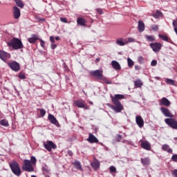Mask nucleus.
<instances>
[{
  "label": "nucleus",
  "instance_id": "c85d7f7f",
  "mask_svg": "<svg viewBox=\"0 0 177 177\" xmlns=\"http://www.w3.org/2000/svg\"><path fill=\"white\" fill-rule=\"evenodd\" d=\"M134 86L136 88H142V86H143V82H142L140 80H137L134 81Z\"/></svg>",
  "mask_w": 177,
  "mask_h": 177
},
{
  "label": "nucleus",
  "instance_id": "a211bd4d",
  "mask_svg": "<svg viewBox=\"0 0 177 177\" xmlns=\"http://www.w3.org/2000/svg\"><path fill=\"white\" fill-rule=\"evenodd\" d=\"M91 165L93 168V169L96 171L100 167V162H99V160H97V159L95 158L94 160L91 163Z\"/></svg>",
  "mask_w": 177,
  "mask_h": 177
},
{
  "label": "nucleus",
  "instance_id": "72a5a7b5",
  "mask_svg": "<svg viewBox=\"0 0 177 177\" xmlns=\"http://www.w3.org/2000/svg\"><path fill=\"white\" fill-rule=\"evenodd\" d=\"M165 82H167L168 85H175V81L171 79H166Z\"/></svg>",
  "mask_w": 177,
  "mask_h": 177
},
{
  "label": "nucleus",
  "instance_id": "5701e85b",
  "mask_svg": "<svg viewBox=\"0 0 177 177\" xmlns=\"http://www.w3.org/2000/svg\"><path fill=\"white\" fill-rule=\"evenodd\" d=\"M89 143H99V140L93 134L89 133Z\"/></svg>",
  "mask_w": 177,
  "mask_h": 177
},
{
  "label": "nucleus",
  "instance_id": "f257e3e1",
  "mask_svg": "<svg viewBox=\"0 0 177 177\" xmlns=\"http://www.w3.org/2000/svg\"><path fill=\"white\" fill-rule=\"evenodd\" d=\"M112 102L114 105H112L111 108L115 113H121L122 110H124V106L120 100H122V99H125V96L122 94H115L114 96H111Z\"/></svg>",
  "mask_w": 177,
  "mask_h": 177
},
{
  "label": "nucleus",
  "instance_id": "864d4df0",
  "mask_svg": "<svg viewBox=\"0 0 177 177\" xmlns=\"http://www.w3.org/2000/svg\"><path fill=\"white\" fill-rule=\"evenodd\" d=\"M57 48V44H51V49L55 50Z\"/></svg>",
  "mask_w": 177,
  "mask_h": 177
},
{
  "label": "nucleus",
  "instance_id": "2f4dec72",
  "mask_svg": "<svg viewBox=\"0 0 177 177\" xmlns=\"http://www.w3.org/2000/svg\"><path fill=\"white\" fill-rule=\"evenodd\" d=\"M0 125H2V127H9V122L6 119H3L0 120Z\"/></svg>",
  "mask_w": 177,
  "mask_h": 177
},
{
  "label": "nucleus",
  "instance_id": "423d86ee",
  "mask_svg": "<svg viewBox=\"0 0 177 177\" xmlns=\"http://www.w3.org/2000/svg\"><path fill=\"white\" fill-rule=\"evenodd\" d=\"M165 124H167V125H168V127H169L172 129H176L177 130V121H176V120H175L172 118H169L165 119Z\"/></svg>",
  "mask_w": 177,
  "mask_h": 177
},
{
  "label": "nucleus",
  "instance_id": "e433bc0d",
  "mask_svg": "<svg viewBox=\"0 0 177 177\" xmlns=\"http://www.w3.org/2000/svg\"><path fill=\"white\" fill-rule=\"evenodd\" d=\"M138 62H140V64H143V63H145V58H143V57L140 56L138 58Z\"/></svg>",
  "mask_w": 177,
  "mask_h": 177
},
{
  "label": "nucleus",
  "instance_id": "49530a36",
  "mask_svg": "<svg viewBox=\"0 0 177 177\" xmlns=\"http://www.w3.org/2000/svg\"><path fill=\"white\" fill-rule=\"evenodd\" d=\"M152 30H153L154 31H158V26L157 25H153L151 27Z\"/></svg>",
  "mask_w": 177,
  "mask_h": 177
},
{
  "label": "nucleus",
  "instance_id": "8fccbe9b",
  "mask_svg": "<svg viewBox=\"0 0 177 177\" xmlns=\"http://www.w3.org/2000/svg\"><path fill=\"white\" fill-rule=\"evenodd\" d=\"M60 21H62V23H67V18L61 17Z\"/></svg>",
  "mask_w": 177,
  "mask_h": 177
},
{
  "label": "nucleus",
  "instance_id": "aec40b11",
  "mask_svg": "<svg viewBox=\"0 0 177 177\" xmlns=\"http://www.w3.org/2000/svg\"><path fill=\"white\" fill-rule=\"evenodd\" d=\"M162 150H163V151H167V153H169V154H172L173 153L172 149L169 147V145H168V144L163 145L162 146Z\"/></svg>",
  "mask_w": 177,
  "mask_h": 177
},
{
  "label": "nucleus",
  "instance_id": "680f3d73",
  "mask_svg": "<svg viewBox=\"0 0 177 177\" xmlns=\"http://www.w3.org/2000/svg\"><path fill=\"white\" fill-rule=\"evenodd\" d=\"M31 177H36L35 176H34V175H32V176H31Z\"/></svg>",
  "mask_w": 177,
  "mask_h": 177
},
{
  "label": "nucleus",
  "instance_id": "0eeeda50",
  "mask_svg": "<svg viewBox=\"0 0 177 177\" xmlns=\"http://www.w3.org/2000/svg\"><path fill=\"white\" fill-rule=\"evenodd\" d=\"M44 149L47 150V151H52V149L55 150L57 149V146L52 141H47L46 144H44Z\"/></svg>",
  "mask_w": 177,
  "mask_h": 177
},
{
  "label": "nucleus",
  "instance_id": "f3484780",
  "mask_svg": "<svg viewBox=\"0 0 177 177\" xmlns=\"http://www.w3.org/2000/svg\"><path fill=\"white\" fill-rule=\"evenodd\" d=\"M13 16L14 19H20L21 13H20V8L17 6L13 7Z\"/></svg>",
  "mask_w": 177,
  "mask_h": 177
},
{
  "label": "nucleus",
  "instance_id": "603ef678",
  "mask_svg": "<svg viewBox=\"0 0 177 177\" xmlns=\"http://www.w3.org/2000/svg\"><path fill=\"white\" fill-rule=\"evenodd\" d=\"M172 175L174 177H177V169H174V170L172 171Z\"/></svg>",
  "mask_w": 177,
  "mask_h": 177
},
{
  "label": "nucleus",
  "instance_id": "f8f14e48",
  "mask_svg": "<svg viewBox=\"0 0 177 177\" xmlns=\"http://www.w3.org/2000/svg\"><path fill=\"white\" fill-rule=\"evenodd\" d=\"M150 47L151 49H153V52H158L159 50H161V48H162V44L161 43H151Z\"/></svg>",
  "mask_w": 177,
  "mask_h": 177
},
{
  "label": "nucleus",
  "instance_id": "c03bdc74",
  "mask_svg": "<svg viewBox=\"0 0 177 177\" xmlns=\"http://www.w3.org/2000/svg\"><path fill=\"white\" fill-rule=\"evenodd\" d=\"M117 142H120V140H122V136L118 134L116 137Z\"/></svg>",
  "mask_w": 177,
  "mask_h": 177
},
{
  "label": "nucleus",
  "instance_id": "20e7f679",
  "mask_svg": "<svg viewBox=\"0 0 177 177\" xmlns=\"http://www.w3.org/2000/svg\"><path fill=\"white\" fill-rule=\"evenodd\" d=\"M10 168L16 176H20L21 175V169H20V166H19V163L17 161H14L12 163H10Z\"/></svg>",
  "mask_w": 177,
  "mask_h": 177
},
{
  "label": "nucleus",
  "instance_id": "f03ea898",
  "mask_svg": "<svg viewBox=\"0 0 177 177\" xmlns=\"http://www.w3.org/2000/svg\"><path fill=\"white\" fill-rule=\"evenodd\" d=\"M90 75L96 78L99 81H102L104 84H107V85H110L111 84V81L106 79V77L103 75V71L102 70H95L90 72Z\"/></svg>",
  "mask_w": 177,
  "mask_h": 177
},
{
  "label": "nucleus",
  "instance_id": "09e8293b",
  "mask_svg": "<svg viewBox=\"0 0 177 177\" xmlns=\"http://www.w3.org/2000/svg\"><path fill=\"white\" fill-rule=\"evenodd\" d=\"M151 66H157V61H156V59L152 60V62H151Z\"/></svg>",
  "mask_w": 177,
  "mask_h": 177
},
{
  "label": "nucleus",
  "instance_id": "4c0bfd02",
  "mask_svg": "<svg viewBox=\"0 0 177 177\" xmlns=\"http://www.w3.org/2000/svg\"><path fill=\"white\" fill-rule=\"evenodd\" d=\"M45 114H46V111L44 109H40V115L41 117H45Z\"/></svg>",
  "mask_w": 177,
  "mask_h": 177
},
{
  "label": "nucleus",
  "instance_id": "3c124183",
  "mask_svg": "<svg viewBox=\"0 0 177 177\" xmlns=\"http://www.w3.org/2000/svg\"><path fill=\"white\" fill-rule=\"evenodd\" d=\"M50 41L52 44H55V37L50 36Z\"/></svg>",
  "mask_w": 177,
  "mask_h": 177
},
{
  "label": "nucleus",
  "instance_id": "ddd939ff",
  "mask_svg": "<svg viewBox=\"0 0 177 177\" xmlns=\"http://www.w3.org/2000/svg\"><path fill=\"white\" fill-rule=\"evenodd\" d=\"M74 104L77 107H79V109H84V110H88V107L86 106V104H85V102L82 100H75Z\"/></svg>",
  "mask_w": 177,
  "mask_h": 177
},
{
  "label": "nucleus",
  "instance_id": "f704fd0d",
  "mask_svg": "<svg viewBox=\"0 0 177 177\" xmlns=\"http://www.w3.org/2000/svg\"><path fill=\"white\" fill-rule=\"evenodd\" d=\"M30 162L32 165H35L37 164V158L35 156L30 157Z\"/></svg>",
  "mask_w": 177,
  "mask_h": 177
},
{
  "label": "nucleus",
  "instance_id": "4d7b16f0",
  "mask_svg": "<svg viewBox=\"0 0 177 177\" xmlns=\"http://www.w3.org/2000/svg\"><path fill=\"white\" fill-rule=\"evenodd\" d=\"M55 39L56 41H60V37L59 36L55 37Z\"/></svg>",
  "mask_w": 177,
  "mask_h": 177
},
{
  "label": "nucleus",
  "instance_id": "1a4fd4ad",
  "mask_svg": "<svg viewBox=\"0 0 177 177\" xmlns=\"http://www.w3.org/2000/svg\"><path fill=\"white\" fill-rule=\"evenodd\" d=\"M8 66L10 68L12 69L13 71L17 72L20 71V64L16 61L9 62Z\"/></svg>",
  "mask_w": 177,
  "mask_h": 177
},
{
  "label": "nucleus",
  "instance_id": "de8ad7c7",
  "mask_svg": "<svg viewBox=\"0 0 177 177\" xmlns=\"http://www.w3.org/2000/svg\"><path fill=\"white\" fill-rule=\"evenodd\" d=\"M63 67H64L65 71H67V70H68V66H67V64H66V62L63 63Z\"/></svg>",
  "mask_w": 177,
  "mask_h": 177
},
{
  "label": "nucleus",
  "instance_id": "412c9836",
  "mask_svg": "<svg viewBox=\"0 0 177 177\" xmlns=\"http://www.w3.org/2000/svg\"><path fill=\"white\" fill-rule=\"evenodd\" d=\"M72 165H74L76 169L82 171V165H81V162H80V160H75L73 162H72Z\"/></svg>",
  "mask_w": 177,
  "mask_h": 177
},
{
  "label": "nucleus",
  "instance_id": "4468645a",
  "mask_svg": "<svg viewBox=\"0 0 177 177\" xmlns=\"http://www.w3.org/2000/svg\"><path fill=\"white\" fill-rule=\"evenodd\" d=\"M140 146L142 149L147 150L148 151H150V150H151V144H150V142H149L148 141L141 142Z\"/></svg>",
  "mask_w": 177,
  "mask_h": 177
},
{
  "label": "nucleus",
  "instance_id": "7ed1b4c3",
  "mask_svg": "<svg viewBox=\"0 0 177 177\" xmlns=\"http://www.w3.org/2000/svg\"><path fill=\"white\" fill-rule=\"evenodd\" d=\"M8 46L12 48L15 50H17L19 49H23L24 46L19 38L14 37L9 42L7 43Z\"/></svg>",
  "mask_w": 177,
  "mask_h": 177
},
{
  "label": "nucleus",
  "instance_id": "39448f33",
  "mask_svg": "<svg viewBox=\"0 0 177 177\" xmlns=\"http://www.w3.org/2000/svg\"><path fill=\"white\" fill-rule=\"evenodd\" d=\"M23 171H26V172H33L34 167L31 164V161L30 160L25 159L24 160V165H22Z\"/></svg>",
  "mask_w": 177,
  "mask_h": 177
},
{
  "label": "nucleus",
  "instance_id": "6ab92c4d",
  "mask_svg": "<svg viewBox=\"0 0 177 177\" xmlns=\"http://www.w3.org/2000/svg\"><path fill=\"white\" fill-rule=\"evenodd\" d=\"M39 37H38V35L33 34L32 35L31 37H29L28 39V42H30V44H35L37 42V41H39Z\"/></svg>",
  "mask_w": 177,
  "mask_h": 177
},
{
  "label": "nucleus",
  "instance_id": "6e6552de",
  "mask_svg": "<svg viewBox=\"0 0 177 177\" xmlns=\"http://www.w3.org/2000/svg\"><path fill=\"white\" fill-rule=\"evenodd\" d=\"M160 111H161L162 114H163V115H165V117H167L168 118H174V115L172 114V113H171V111H169V109H168V108L162 106L160 108Z\"/></svg>",
  "mask_w": 177,
  "mask_h": 177
},
{
  "label": "nucleus",
  "instance_id": "5fc2aeb1",
  "mask_svg": "<svg viewBox=\"0 0 177 177\" xmlns=\"http://www.w3.org/2000/svg\"><path fill=\"white\" fill-rule=\"evenodd\" d=\"M97 12H98L100 15H103V11L102 9H97Z\"/></svg>",
  "mask_w": 177,
  "mask_h": 177
},
{
  "label": "nucleus",
  "instance_id": "37998d69",
  "mask_svg": "<svg viewBox=\"0 0 177 177\" xmlns=\"http://www.w3.org/2000/svg\"><path fill=\"white\" fill-rule=\"evenodd\" d=\"M39 41H40V45L41 48H45V42L44 41V40H42V39L39 38Z\"/></svg>",
  "mask_w": 177,
  "mask_h": 177
},
{
  "label": "nucleus",
  "instance_id": "dca6fc26",
  "mask_svg": "<svg viewBox=\"0 0 177 177\" xmlns=\"http://www.w3.org/2000/svg\"><path fill=\"white\" fill-rule=\"evenodd\" d=\"M136 122L140 128H143V127L145 126V121L143 120V118H142V116L140 115H137L136 117Z\"/></svg>",
  "mask_w": 177,
  "mask_h": 177
},
{
  "label": "nucleus",
  "instance_id": "ea45409f",
  "mask_svg": "<svg viewBox=\"0 0 177 177\" xmlns=\"http://www.w3.org/2000/svg\"><path fill=\"white\" fill-rule=\"evenodd\" d=\"M42 171H43V172H45L46 174H49V169H48V166L43 167Z\"/></svg>",
  "mask_w": 177,
  "mask_h": 177
},
{
  "label": "nucleus",
  "instance_id": "a18cd8bd",
  "mask_svg": "<svg viewBox=\"0 0 177 177\" xmlns=\"http://www.w3.org/2000/svg\"><path fill=\"white\" fill-rule=\"evenodd\" d=\"M171 160L174 162H177V154H174L171 156Z\"/></svg>",
  "mask_w": 177,
  "mask_h": 177
},
{
  "label": "nucleus",
  "instance_id": "bf43d9fd",
  "mask_svg": "<svg viewBox=\"0 0 177 177\" xmlns=\"http://www.w3.org/2000/svg\"><path fill=\"white\" fill-rule=\"evenodd\" d=\"M96 62H100V58H96Z\"/></svg>",
  "mask_w": 177,
  "mask_h": 177
},
{
  "label": "nucleus",
  "instance_id": "4be33fe9",
  "mask_svg": "<svg viewBox=\"0 0 177 177\" xmlns=\"http://www.w3.org/2000/svg\"><path fill=\"white\" fill-rule=\"evenodd\" d=\"M111 66L114 68V70L120 71L121 70V65L117 61H112Z\"/></svg>",
  "mask_w": 177,
  "mask_h": 177
},
{
  "label": "nucleus",
  "instance_id": "9d476101",
  "mask_svg": "<svg viewBox=\"0 0 177 177\" xmlns=\"http://www.w3.org/2000/svg\"><path fill=\"white\" fill-rule=\"evenodd\" d=\"M48 120L51 124H53L55 127H57V128H60V124H59V121H57L55 115L50 113L48 114Z\"/></svg>",
  "mask_w": 177,
  "mask_h": 177
},
{
  "label": "nucleus",
  "instance_id": "bb28decb",
  "mask_svg": "<svg viewBox=\"0 0 177 177\" xmlns=\"http://www.w3.org/2000/svg\"><path fill=\"white\" fill-rule=\"evenodd\" d=\"M140 161L142 165H150V158H141Z\"/></svg>",
  "mask_w": 177,
  "mask_h": 177
},
{
  "label": "nucleus",
  "instance_id": "a19ab883",
  "mask_svg": "<svg viewBox=\"0 0 177 177\" xmlns=\"http://www.w3.org/2000/svg\"><path fill=\"white\" fill-rule=\"evenodd\" d=\"M110 172H117V169L114 166H111L109 168Z\"/></svg>",
  "mask_w": 177,
  "mask_h": 177
},
{
  "label": "nucleus",
  "instance_id": "9b49d317",
  "mask_svg": "<svg viewBox=\"0 0 177 177\" xmlns=\"http://www.w3.org/2000/svg\"><path fill=\"white\" fill-rule=\"evenodd\" d=\"M160 106H165V107H169L171 106V101L168 98L163 97L159 100Z\"/></svg>",
  "mask_w": 177,
  "mask_h": 177
},
{
  "label": "nucleus",
  "instance_id": "79ce46f5",
  "mask_svg": "<svg viewBox=\"0 0 177 177\" xmlns=\"http://www.w3.org/2000/svg\"><path fill=\"white\" fill-rule=\"evenodd\" d=\"M19 78H20V80H26V75H24L22 73H20L19 74Z\"/></svg>",
  "mask_w": 177,
  "mask_h": 177
},
{
  "label": "nucleus",
  "instance_id": "b1692460",
  "mask_svg": "<svg viewBox=\"0 0 177 177\" xmlns=\"http://www.w3.org/2000/svg\"><path fill=\"white\" fill-rule=\"evenodd\" d=\"M158 37L162 41H165L166 42H172V39H171V38H169L167 35L159 34Z\"/></svg>",
  "mask_w": 177,
  "mask_h": 177
},
{
  "label": "nucleus",
  "instance_id": "58836bf2",
  "mask_svg": "<svg viewBox=\"0 0 177 177\" xmlns=\"http://www.w3.org/2000/svg\"><path fill=\"white\" fill-rule=\"evenodd\" d=\"M132 42H135V39H133L132 37H129L127 39V41H126V44H131Z\"/></svg>",
  "mask_w": 177,
  "mask_h": 177
},
{
  "label": "nucleus",
  "instance_id": "393cba45",
  "mask_svg": "<svg viewBox=\"0 0 177 177\" xmlns=\"http://www.w3.org/2000/svg\"><path fill=\"white\" fill-rule=\"evenodd\" d=\"M138 28L139 32H143V31H145V23L142 22V21H138Z\"/></svg>",
  "mask_w": 177,
  "mask_h": 177
},
{
  "label": "nucleus",
  "instance_id": "c756f323",
  "mask_svg": "<svg viewBox=\"0 0 177 177\" xmlns=\"http://www.w3.org/2000/svg\"><path fill=\"white\" fill-rule=\"evenodd\" d=\"M145 39L147 41H148V42H154V41H156V38H154V36L153 35H146Z\"/></svg>",
  "mask_w": 177,
  "mask_h": 177
},
{
  "label": "nucleus",
  "instance_id": "c9c22d12",
  "mask_svg": "<svg viewBox=\"0 0 177 177\" xmlns=\"http://www.w3.org/2000/svg\"><path fill=\"white\" fill-rule=\"evenodd\" d=\"M127 63L129 67H133V64H135V63L133 62V61H132V59H131V58L127 59Z\"/></svg>",
  "mask_w": 177,
  "mask_h": 177
},
{
  "label": "nucleus",
  "instance_id": "052dcab7",
  "mask_svg": "<svg viewBox=\"0 0 177 177\" xmlns=\"http://www.w3.org/2000/svg\"><path fill=\"white\" fill-rule=\"evenodd\" d=\"M86 140H88V142H89V138H88L86 139Z\"/></svg>",
  "mask_w": 177,
  "mask_h": 177
},
{
  "label": "nucleus",
  "instance_id": "473e14b6",
  "mask_svg": "<svg viewBox=\"0 0 177 177\" xmlns=\"http://www.w3.org/2000/svg\"><path fill=\"white\" fill-rule=\"evenodd\" d=\"M117 45H119L120 46H124L127 43L124 42L122 41V39H119L116 41Z\"/></svg>",
  "mask_w": 177,
  "mask_h": 177
},
{
  "label": "nucleus",
  "instance_id": "2eb2a0df",
  "mask_svg": "<svg viewBox=\"0 0 177 177\" xmlns=\"http://www.w3.org/2000/svg\"><path fill=\"white\" fill-rule=\"evenodd\" d=\"M9 57H10V54L0 50V59H1L3 62H6Z\"/></svg>",
  "mask_w": 177,
  "mask_h": 177
},
{
  "label": "nucleus",
  "instance_id": "cd10ccee",
  "mask_svg": "<svg viewBox=\"0 0 177 177\" xmlns=\"http://www.w3.org/2000/svg\"><path fill=\"white\" fill-rule=\"evenodd\" d=\"M14 2H15L18 8H20L21 9H23L24 8V3H23V1L21 0H14Z\"/></svg>",
  "mask_w": 177,
  "mask_h": 177
},
{
  "label": "nucleus",
  "instance_id": "7c9ffc66",
  "mask_svg": "<svg viewBox=\"0 0 177 177\" xmlns=\"http://www.w3.org/2000/svg\"><path fill=\"white\" fill-rule=\"evenodd\" d=\"M153 17L155 19H160V17H162V12L159 10L156 11V13L152 15Z\"/></svg>",
  "mask_w": 177,
  "mask_h": 177
},
{
  "label": "nucleus",
  "instance_id": "e2e57ef3",
  "mask_svg": "<svg viewBox=\"0 0 177 177\" xmlns=\"http://www.w3.org/2000/svg\"><path fill=\"white\" fill-rule=\"evenodd\" d=\"M90 104H92V102H89Z\"/></svg>",
  "mask_w": 177,
  "mask_h": 177
},
{
  "label": "nucleus",
  "instance_id": "a878e982",
  "mask_svg": "<svg viewBox=\"0 0 177 177\" xmlns=\"http://www.w3.org/2000/svg\"><path fill=\"white\" fill-rule=\"evenodd\" d=\"M77 26H82V27H85V19L82 17H79L77 19Z\"/></svg>",
  "mask_w": 177,
  "mask_h": 177
},
{
  "label": "nucleus",
  "instance_id": "6e6d98bb",
  "mask_svg": "<svg viewBox=\"0 0 177 177\" xmlns=\"http://www.w3.org/2000/svg\"><path fill=\"white\" fill-rule=\"evenodd\" d=\"M68 156H70L71 157L73 156V151H68Z\"/></svg>",
  "mask_w": 177,
  "mask_h": 177
},
{
  "label": "nucleus",
  "instance_id": "13d9d810",
  "mask_svg": "<svg viewBox=\"0 0 177 177\" xmlns=\"http://www.w3.org/2000/svg\"><path fill=\"white\" fill-rule=\"evenodd\" d=\"M136 70H140V68L138 66H135Z\"/></svg>",
  "mask_w": 177,
  "mask_h": 177
}]
</instances>
